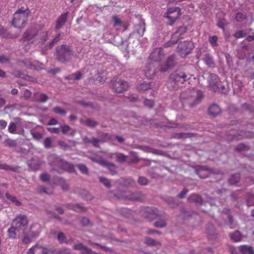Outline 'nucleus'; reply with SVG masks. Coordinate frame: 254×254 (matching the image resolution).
I'll list each match as a JSON object with an SVG mask.
<instances>
[{"label": "nucleus", "instance_id": "nucleus-1", "mask_svg": "<svg viewBox=\"0 0 254 254\" xmlns=\"http://www.w3.org/2000/svg\"><path fill=\"white\" fill-rule=\"evenodd\" d=\"M192 79H195L194 75L187 74L183 70H176L170 75L167 86L169 90L175 91L181 87L187 81L190 84Z\"/></svg>", "mask_w": 254, "mask_h": 254}, {"label": "nucleus", "instance_id": "nucleus-2", "mask_svg": "<svg viewBox=\"0 0 254 254\" xmlns=\"http://www.w3.org/2000/svg\"><path fill=\"white\" fill-rule=\"evenodd\" d=\"M203 97V92L195 89H189L182 92L180 99L183 104L193 107L199 103Z\"/></svg>", "mask_w": 254, "mask_h": 254}, {"label": "nucleus", "instance_id": "nucleus-3", "mask_svg": "<svg viewBox=\"0 0 254 254\" xmlns=\"http://www.w3.org/2000/svg\"><path fill=\"white\" fill-rule=\"evenodd\" d=\"M56 53L57 60L62 63L70 62L74 55V52L71 47L65 44L57 47Z\"/></svg>", "mask_w": 254, "mask_h": 254}, {"label": "nucleus", "instance_id": "nucleus-4", "mask_svg": "<svg viewBox=\"0 0 254 254\" xmlns=\"http://www.w3.org/2000/svg\"><path fill=\"white\" fill-rule=\"evenodd\" d=\"M27 21V14L25 10L18 9L13 15L12 25L17 28H23Z\"/></svg>", "mask_w": 254, "mask_h": 254}, {"label": "nucleus", "instance_id": "nucleus-5", "mask_svg": "<svg viewBox=\"0 0 254 254\" xmlns=\"http://www.w3.org/2000/svg\"><path fill=\"white\" fill-rule=\"evenodd\" d=\"M38 34V29L34 27H30L28 28L22 35L20 41L21 42H29L35 45L38 44V40H37Z\"/></svg>", "mask_w": 254, "mask_h": 254}, {"label": "nucleus", "instance_id": "nucleus-6", "mask_svg": "<svg viewBox=\"0 0 254 254\" xmlns=\"http://www.w3.org/2000/svg\"><path fill=\"white\" fill-rule=\"evenodd\" d=\"M187 28L186 26H181L172 35L170 41L165 44V46L169 47L176 44L178 41L184 38V35L186 33Z\"/></svg>", "mask_w": 254, "mask_h": 254}, {"label": "nucleus", "instance_id": "nucleus-7", "mask_svg": "<svg viewBox=\"0 0 254 254\" xmlns=\"http://www.w3.org/2000/svg\"><path fill=\"white\" fill-rule=\"evenodd\" d=\"M181 15V9L179 7H172L168 8L164 17L170 21V24L172 25Z\"/></svg>", "mask_w": 254, "mask_h": 254}, {"label": "nucleus", "instance_id": "nucleus-8", "mask_svg": "<svg viewBox=\"0 0 254 254\" xmlns=\"http://www.w3.org/2000/svg\"><path fill=\"white\" fill-rule=\"evenodd\" d=\"M28 224V220L26 215L24 214L17 215L13 219L11 224L15 227L20 229L24 233Z\"/></svg>", "mask_w": 254, "mask_h": 254}, {"label": "nucleus", "instance_id": "nucleus-9", "mask_svg": "<svg viewBox=\"0 0 254 254\" xmlns=\"http://www.w3.org/2000/svg\"><path fill=\"white\" fill-rule=\"evenodd\" d=\"M193 48V44L191 41H184L178 44L177 50L181 56L183 57L189 54Z\"/></svg>", "mask_w": 254, "mask_h": 254}, {"label": "nucleus", "instance_id": "nucleus-10", "mask_svg": "<svg viewBox=\"0 0 254 254\" xmlns=\"http://www.w3.org/2000/svg\"><path fill=\"white\" fill-rule=\"evenodd\" d=\"M113 90L116 93H122L128 89L129 84L127 82L121 79H116L111 81Z\"/></svg>", "mask_w": 254, "mask_h": 254}, {"label": "nucleus", "instance_id": "nucleus-11", "mask_svg": "<svg viewBox=\"0 0 254 254\" xmlns=\"http://www.w3.org/2000/svg\"><path fill=\"white\" fill-rule=\"evenodd\" d=\"M55 253V249L53 248H47L39 246L36 245L27 252V254H49Z\"/></svg>", "mask_w": 254, "mask_h": 254}, {"label": "nucleus", "instance_id": "nucleus-12", "mask_svg": "<svg viewBox=\"0 0 254 254\" xmlns=\"http://www.w3.org/2000/svg\"><path fill=\"white\" fill-rule=\"evenodd\" d=\"M164 56L163 50L162 48H157L153 50L150 54L149 62L153 63L157 65Z\"/></svg>", "mask_w": 254, "mask_h": 254}, {"label": "nucleus", "instance_id": "nucleus-13", "mask_svg": "<svg viewBox=\"0 0 254 254\" xmlns=\"http://www.w3.org/2000/svg\"><path fill=\"white\" fill-rule=\"evenodd\" d=\"M208 86L214 92L217 91L219 89L220 79L218 76L215 74H210L208 77Z\"/></svg>", "mask_w": 254, "mask_h": 254}, {"label": "nucleus", "instance_id": "nucleus-14", "mask_svg": "<svg viewBox=\"0 0 254 254\" xmlns=\"http://www.w3.org/2000/svg\"><path fill=\"white\" fill-rule=\"evenodd\" d=\"M176 64L175 56L172 55L169 56L164 64L161 65L160 70L162 72H166L169 69L172 68Z\"/></svg>", "mask_w": 254, "mask_h": 254}, {"label": "nucleus", "instance_id": "nucleus-15", "mask_svg": "<svg viewBox=\"0 0 254 254\" xmlns=\"http://www.w3.org/2000/svg\"><path fill=\"white\" fill-rule=\"evenodd\" d=\"M156 65H158L153 63L148 62L145 70V75L147 78L152 79L154 77L157 72L155 68Z\"/></svg>", "mask_w": 254, "mask_h": 254}, {"label": "nucleus", "instance_id": "nucleus-16", "mask_svg": "<svg viewBox=\"0 0 254 254\" xmlns=\"http://www.w3.org/2000/svg\"><path fill=\"white\" fill-rule=\"evenodd\" d=\"M230 136H232V137H230L228 136L227 139L229 140L237 139L239 140L243 139L244 138L246 137H252L253 136L252 133L250 132H244L243 131H241L240 133L235 134L233 132V131L231 133H229Z\"/></svg>", "mask_w": 254, "mask_h": 254}, {"label": "nucleus", "instance_id": "nucleus-17", "mask_svg": "<svg viewBox=\"0 0 254 254\" xmlns=\"http://www.w3.org/2000/svg\"><path fill=\"white\" fill-rule=\"evenodd\" d=\"M7 233L10 239H15L19 237L22 231L11 224V227L7 230Z\"/></svg>", "mask_w": 254, "mask_h": 254}, {"label": "nucleus", "instance_id": "nucleus-18", "mask_svg": "<svg viewBox=\"0 0 254 254\" xmlns=\"http://www.w3.org/2000/svg\"><path fill=\"white\" fill-rule=\"evenodd\" d=\"M69 12L66 11L62 13L57 19L56 21V24L55 26L56 30H59L61 29L63 26H64L67 20V16Z\"/></svg>", "mask_w": 254, "mask_h": 254}, {"label": "nucleus", "instance_id": "nucleus-19", "mask_svg": "<svg viewBox=\"0 0 254 254\" xmlns=\"http://www.w3.org/2000/svg\"><path fill=\"white\" fill-rule=\"evenodd\" d=\"M41 226L39 224H32L29 230V233L32 238L37 237L41 232Z\"/></svg>", "mask_w": 254, "mask_h": 254}, {"label": "nucleus", "instance_id": "nucleus-20", "mask_svg": "<svg viewBox=\"0 0 254 254\" xmlns=\"http://www.w3.org/2000/svg\"><path fill=\"white\" fill-rule=\"evenodd\" d=\"M221 112L220 107L215 104L211 105L208 109V113L210 115L215 117L219 115Z\"/></svg>", "mask_w": 254, "mask_h": 254}, {"label": "nucleus", "instance_id": "nucleus-21", "mask_svg": "<svg viewBox=\"0 0 254 254\" xmlns=\"http://www.w3.org/2000/svg\"><path fill=\"white\" fill-rule=\"evenodd\" d=\"M55 181L57 183L58 185L61 186L63 190L66 191L68 190L69 185L63 178L58 177L55 179Z\"/></svg>", "mask_w": 254, "mask_h": 254}, {"label": "nucleus", "instance_id": "nucleus-22", "mask_svg": "<svg viewBox=\"0 0 254 254\" xmlns=\"http://www.w3.org/2000/svg\"><path fill=\"white\" fill-rule=\"evenodd\" d=\"M239 248L242 254H254V249L251 246L242 245Z\"/></svg>", "mask_w": 254, "mask_h": 254}, {"label": "nucleus", "instance_id": "nucleus-23", "mask_svg": "<svg viewBox=\"0 0 254 254\" xmlns=\"http://www.w3.org/2000/svg\"><path fill=\"white\" fill-rule=\"evenodd\" d=\"M34 99L36 101L44 103L46 102L49 99L48 96L41 92H36L34 94Z\"/></svg>", "mask_w": 254, "mask_h": 254}, {"label": "nucleus", "instance_id": "nucleus-24", "mask_svg": "<svg viewBox=\"0 0 254 254\" xmlns=\"http://www.w3.org/2000/svg\"><path fill=\"white\" fill-rule=\"evenodd\" d=\"M98 163L104 167H107L111 171L115 172L116 169V166L112 163L107 162L104 159H100L98 161Z\"/></svg>", "mask_w": 254, "mask_h": 254}, {"label": "nucleus", "instance_id": "nucleus-25", "mask_svg": "<svg viewBox=\"0 0 254 254\" xmlns=\"http://www.w3.org/2000/svg\"><path fill=\"white\" fill-rule=\"evenodd\" d=\"M49 32L48 31H43L39 34H38L37 40L38 44L44 43L48 39Z\"/></svg>", "mask_w": 254, "mask_h": 254}, {"label": "nucleus", "instance_id": "nucleus-26", "mask_svg": "<svg viewBox=\"0 0 254 254\" xmlns=\"http://www.w3.org/2000/svg\"><path fill=\"white\" fill-rule=\"evenodd\" d=\"M110 157L111 158L116 157L117 161L120 163L125 162L127 158V156L120 153H111L110 154Z\"/></svg>", "mask_w": 254, "mask_h": 254}, {"label": "nucleus", "instance_id": "nucleus-27", "mask_svg": "<svg viewBox=\"0 0 254 254\" xmlns=\"http://www.w3.org/2000/svg\"><path fill=\"white\" fill-rule=\"evenodd\" d=\"M203 61L205 64L209 67L214 66L215 63L213 61L212 57L209 54H206L203 58Z\"/></svg>", "mask_w": 254, "mask_h": 254}, {"label": "nucleus", "instance_id": "nucleus-28", "mask_svg": "<svg viewBox=\"0 0 254 254\" xmlns=\"http://www.w3.org/2000/svg\"><path fill=\"white\" fill-rule=\"evenodd\" d=\"M60 165L63 170H64L69 172H72L74 171V167L72 165L66 162L62 161L60 162Z\"/></svg>", "mask_w": 254, "mask_h": 254}, {"label": "nucleus", "instance_id": "nucleus-29", "mask_svg": "<svg viewBox=\"0 0 254 254\" xmlns=\"http://www.w3.org/2000/svg\"><path fill=\"white\" fill-rule=\"evenodd\" d=\"M188 200L190 202H194L196 204H200L202 201L201 196L195 194L190 195L188 198Z\"/></svg>", "mask_w": 254, "mask_h": 254}, {"label": "nucleus", "instance_id": "nucleus-30", "mask_svg": "<svg viewBox=\"0 0 254 254\" xmlns=\"http://www.w3.org/2000/svg\"><path fill=\"white\" fill-rule=\"evenodd\" d=\"M151 82H143L138 85L137 89L140 92H145V91L151 89Z\"/></svg>", "mask_w": 254, "mask_h": 254}, {"label": "nucleus", "instance_id": "nucleus-31", "mask_svg": "<svg viewBox=\"0 0 254 254\" xmlns=\"http://www.w3.org/2000/svg\"><path fill=\"white\" fill-rule=\"evenodd\" d=\"M231 239L235 242H240L242 239V235L238 231H235L234 233L230 234Z\"/></svg>", "mask_w": 254, "mask_h": 254}, {"label": "nucleus", "instance_id": "nucleus-32", "mask_svg": "<svg viewBox=\"0 0 254 254\" xmlns=\"http://www.w3.org/2000/svg\"><path fill=\"white\" fill-rule=\"evenodd\" d=\"M5 196L7 199L14 203L16 206H20L21 205V202L18 200L16 197L11 195L9 193H6Z\"/></svg>", "mask_w": 254, "mask_h": 254}, {"label": "nucleus", "instance_id": "nucleus-33", "mask_svg": "<svg viewBox=\"0 0 254 254\" xmlns=\"http://www.w3.org/2000/svg\"><path fill=\"white\" fill-rule=\"evenodd\" d=\"M112 138L113 136L107 133L102 132L100 135V139L101 140V143H104L110 141L112 140Z\"/></svg>", "mask_w": 254, "mask_h": 254}, {"label": "nucleus", "instance_id": "nucleus-34", "mask_svg": "<svg viewBox=\"0 0 254 254\" xmlns=\"http://www.w3.org/2000/svg\"><path fill=\"white\" fill-rule=\"evenodd\" d=\"M196 173L200 178H206L208 176V170L203 168L196 170Z\"/></svg>", "mask_w": 254, "mask_h": 254}, {"label": "nucleus", "instance_id": "nucleus-35", "mask_svg": "<svg viewBox=\"0 0 254 254\" xmlns=\"http://www.w3.org/2000/svg\"><path fill=\"white\" fill-rule=\"evenodd\" d=\"M240 178L239 174H235L229 179V183L231 185H234L239 182Z\"/></svg>", "mask_w": 254, "mask_h": 254}, {"label": "nucleus", "instance_id": "nucleus-36", "mask_svg": "<svg viewBox=\"0 0 254 254\" xmlns=\"http://www.w3.org/2000/svg\"><path fill=\"white\" fill-rule=\"evenodd\" d=\"M61 33H59L57 36H56L53 40L47 44L46 47L49 49H51L53 47L55 44L57 43L60 41Z\"/></svg>", "mask_w": 254, "mask_h": 254}, {"label": "nucleus", "instance_id": "nucleus-37", "mask_svg": "<svg viewBox=\"0 0 254 254\" xmlns=\"http://www.w3.org/2000/svg\"><path fill=\"white\" fill-rule=\"evenodd\" d=\"M218 37L216 35L211 36L208 38V41L212 47L215 48L218 46Z\"/></svg>", "mask_w": 254, "mask_h": 254}, {"label": "nucleus", "instance_id": "nucleus-38", "mask_svg": "<svg viewBox=\"0 0 254 254\" xmlns=\"http://www.w3.org/2000/svg\"><path fill=\"white\" fill-rule=\"evenodd\" d=\"M0 169L5 171H11L12 172H15L16 170V168L15 167L9 166L5 163H0Z\"/></svg>", "mask_w": 254, "mask_h": 254}, {"label": "nucleus", "instance_id": "nucleus-39", "mask_svg": "<svg viewBox=\"0 0 254 254\" xmlns=\"http://www.w3.org/2000/svg\"><path fill=\"white\" fill-rule=\"evenodd\" d=\"M145 244L148 246H160L161 243L159 242L156 241L152 239L146 237L145 239Z\"/></svg>", "mask_w": 254, "mask_h": 254}, {"label": "nucleus", "instance_id": "nucleus-40", "mask_svg": "<svg viewBox=\"0 0 254 254\" xmlns=\"http://www.w3.org/2000/svg\"><path fill=\"white\" fill-rule=\"evenodd\" d=\"M4 145L9 147H15L17 145V142L15 140L7 138L3 142Z\"/></svg>", "mask_w": 254, "mask_h": 254}, {"label": "nucleus", "instance_id": "nucleus-41", "mask_svg": "<svg viewBox=\"0 0 254 254\" xmlns=\"http://www.w3.org/2000/svg\"><path fill=\"white\" fill-rule=\"evenodd\" d=\"M21 64H23L27 68L35 69V66L29 60H25L20 62Z\"/></svg>", "mask_w": 254, "mask_h": 254}, {"label": "nucleus", "instance_id": "nucleus-42", "mask_svg": "<svg viewBox=\"0 0 254 254\" xmlns=\"http://www.w3.org/2000/svg\"><path fill=\"white\" fill-rule=\"evenodd\" d=\"M70 209L76 211V212H83L86 210V209L79 204H76L70 206Z\"/></svg>", "mask_w": 254, "mask_h": 254}, {"label": "nucleus", "instance_id": "nucleus-43", "mask_svg": "<svg viewBox=\"0 0 254 254\" xmlns=\"http://www.w3.org/2000/svg\"><path fill=\"white\" fill-rule=\"evenodd\" d=\"M57 239L60 243H67L66 237L63 232L59 233Z\"/></svg>", "mask_w": 254, "mask_h": 254}, {"label": "nucleus", "instance_id": "nucleus-44", "mask_svg": "<svg viewBox=\"0 0 254 254\" xmlns=\"http://www.w3.org/2000/svg\"><path fill=\"white\" fill-rule=\"evenodd\" d=\"M247 33L244 30L237 31L233 35L234 37L236 39L245 37Z\"/></svg>", "mask_w": 254, "mask_h": 254}, {"label": "nucleus", "instance_id": "nucleus-45", "mask_svg": "<svg viewBox=\"0 0 254 254\" xmlns=\"http://www.w3.org/2000/svg\"><path fill=\"white\" fill-rule=\"evenodd\" d=\"M77 168L83 174H87L88 173V169L87 167L84 164H80L77 165Z\"/></svg>", "mask_w": 254, "mask_h": 254}, {"label": "nucleus", "instance_id": "nucleus-46", "mask_svg": "<svg viewBox=\"0 0 254 254\" xmlns=\"http://www.w3.org/2000/svg\"><path fill=\"white\" fill-rule=\"evenodd\" d=\"M16 125L13 122H10L8 127V130L11 133H15Z\"/></svg>", "mask_w": 254, "mask_h": 254}, {"label": "nucleus", "instance_id": "nucleus-47", "mask_svg": "<svg viewBox=\"0 0 254 254\" xmlns=\"http://www.w3.org/2000/svg\"><path fill=\"white\" fill-rule=\"evenodd\" d=\"M53 111L56 114H61V115H65L66 114V112L65 110L62 109L60 107L57 106L53 108Z\"/></svg>", "mask_w": 254, "mask_h": 254}, {"label": "nucleus", "instance_id": "nucleus-48", "mask_svg": "<svg viewBox=\"0 0 254 254\" xmlns=\"http://www.w3.org/2000/svg\"><path fill=\"white\" fill-rule=\"evenodd\" d=\"M100 181L107 188H110L111 187V183L110 181L106 178L100 177Z\"/></svg>", "mask_w": 254, "mask_h": 254}, {"label": "nucleus", "instance_id": "nucleus-49", "mask_svg": "<svg viewBox=\"0 0 254 254\" xmlns=\"http://www.w3.org/2000/svg\"><path fill=\"white\" fill-rule=\"evenodd\" d=\"M86 125L90 127H94L97 125L98 123L97 122L91 120L90 119H88L85 121Z\"/></svg>", "mask_w": 254, "mask_h": 254}, {"label": "nucleus", "instance_id": "nucleus-50", "mask_svg": "<svg viewBox=\"0 0 254 254\" xmlns=\"http://www.w3.org/2000/svg\"><path fill=\"white\" fill-rule=\"evenodd\" d=\"M140 194L139 193H133L128 197L129 199L132 200H140Z\"/></svg>", "mask_w": 254, "mask_h": 254}, {"label": "nucleus", "instance_id": "nucleus-51", "mask_svg": "<svg viewBox=\"0 0 254 254\" xmlns=\"http://www.w3.org/2000/svg\"><path fill=\"white\" fill-rule=\"evenodd\" d=\"M40 179L43 182H48L50 181V175L47 173H43L40 176Z\"/></svg>", "mask_w": 254, "mask_h": 254}, {"label": "nucleus", "instance_id": "nucleus-52", "mask_svg": "<svg viewBox=\"0 0 254 254\" xmlns=\"http://www.w3.org/2000/svg\"><path fill=\"white\" fill-rule=\"evenodd\" d=\"M101 142V140H100V138H95V137H93L92 139V142H91V144H92V145L94 147H96V148H99L100 147V146H99V143Z\"/></svg>", "mask_w": 254, "mask_h": 254}, {"label": "nucleus", "instance_id": "nucleus-53", "mask_svg": "<svg viewBox=\"0 0 254 254\" xmlns=\"http://www.w3.org/2000/svg\"><path fill=\"white\" fill-rule=\"evenodd\" d=\"M246 18V16L242 13L239 12L236 14L235 20L238 22L242 21Z\"/></svg>", "mask_w": 254, "mask_h": 254}, {"label": "nucleus", "instance_id": "nucleus-54", "mask_svg": "<svg viewBox=\"0 0 254 254\" xmlns=\"http://www.w3.org/2000/svg\"><path fill=\"white\" fill-rule=\"evenodd\" d=\"M80 223L83 226H88L91 224L90 220L86 217H82L80 220Z\"/></svg>", "mask_w": 254, "mask_h": 254}, {"label": "nucleus", "instance_id": "nucleus-55", "mask_svg": "<svg viewBox=\"0 0 254 254\" xmlns=\"http://www.w3.org/2000/svg\"><path fill=\"white\" fill-rule=\"evenodd\" d=\"M154 225L158 228H163L166 226V222L164 220H161L156 221Z\"/></svg>", "mask_w": 254, "mask_h": 254}, {"label": "nucleus", "instance_id": "nucleus-56", "mask_svg": "<svg viewBox=\"0 0 254 254\" xmlns=\"http://www.w3.org/2000/svg\"><path fill=\"white\" fill-rule=\"evenodd\" d=\"M61 129L63 134H66L71 130V127L68 125H64L61 127Z\"/></svg>", "mask_w": 254, "mask_h": 254}, {"label": "nucleus", "instance_id": "nucleus-57", "mask_svg": "<svg viewBox=\"0 0 254 254\" xmlns=\"http://www.w3.org/2000/svg\"><path fill=\"white\" fill-rule=\"evenodd\" d=\"M247 205L248 206L254 204V195L250 194L247 198Z\"/></svg>", "mask_w": 254, "mask_h": 254}, {"label": "nucleus", "instance_id": "nucleus-58", "mask_svg": "<svg viewBox=\"0 0 254 254\" xmlns=\"http://www.w3.org/2000/svg\"><path fill=\"white\" fill-rule=\"evenodd\" d=\"M138 26L139 27V29L137 30V32L139 34H143L145 30V23L143 22L140 23Z\"/></svg>", "mask_w": 254, "mask_h": 254}, {"label": "nucleus", "instance_id": "nucleus-59", "mask_svg": "<svg viewBox=\"0 0 254 254\" xmlns=\"http://www.w3.org/2000/svg\"><path fill=\"white\" fill-rule=\"evenodd\" d=\"M227 25L226 21L225 19H220L217 23V26L219 28L224 30L225 26Z\"/></svg>", "mask_w": 254, "mask_h": 254}, {"label": "nucleus", "instance_id": "nucleus-60", "mask_svg": "<svg viewBox=\"0 0 254 254\" xmlns=\"http://www.w3.org/2000/svg\"><path fill=\"white\" fill-rule=\"evenodd\" d=\"M44 146L46 148H50L52 146V140L50 137H47L44 140Z\"/></svg>", "mask_w": 254, "mask_h": 254}, {"label": "nucleus", "instance_id": "nucleus-61", "mask_svg": "<svg viewBox=\"0 0 254 254\" xmlns=\"http://www.w3.org/2000/svg\"><path fill=\"white\" fill-rule=\"evenodd\" d=\"M138 182L140 185H146L148 184V180L145 177H140L138 179Z\"/></svg>", "mask_w": 254, "mask_h": 254}, {"label": "nucleus", "instance_id": "nucleus-62", "mask_svg": "<svg viewBox=\"0 0 254 254\" xmlns=\"http://www.w3.org/2000/svg\"><path fill=\"white\" fill-rule=\"evenodd\" d=\"M85 246L83 245L82 243H78L74 245L73 249L82 252L85 249Z\"/></svg>", "mask_w": 254, "mask_h": 254}, {"label": "nucleus", "instance_id": "nucleus-63", "mask_svg": "<svg viewBox=\"0 0 254 254\" xmlns=\"http://www.w3.org/2000/svg\"><path fill=\"white\" fill-rule=\"evenodd\" d=\"M32 135L34 139L38 141L40 140L43 137L42 134L38 132H33Z\"/></svg>", "mask_w": 254, "mask_h": 254}, {"label": "nucleus", "instance_id": "nucleus-64", "mask_svg": "<svg viewBox=\"0 0 254 254\" xmlns=\"http://www.w3.org/2000/svg\"><path fill=\"white\" fill-rule=\"evenodd\" d=\"M92 250L85 246V249L81 252V254H93Z\"/></svg>", "mask_w": 254, "mask_h": 254}]
</instances>
